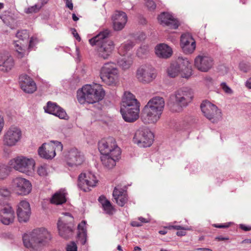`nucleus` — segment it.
<instances>
[{
	"label": "nucleus",
	"instance_id": "19",
	"mask_svg": "<svg viewBox=\"0 0 251 251\" xmlns=\"http://www.w3.org/2000/svg\"><path fill=\"white\" fill-rule=\"evenodd\" d=\"M65 160L68 166L75 167L82 164L84 158L83 155L77 149L73 148L67 152L65 155Z\"/></svg>",
	"mask_w": 251,
	"mask_h": 251
},
{
	"label": "nucleus",
	"instance_id": "56",
	"mask_svg": "<svg viewBox=\"0 0 251 251\" xmlns=\"http://www.w3.org/2000/svg\"><path fill=\"white\" fill-rule=\"evenodd\" d=\"M205 83L206 85H211L213 82V79L210 76H206L204 78Z\"/></svg>",
	"mask_w": 251,
	"mask_h": 251
},
{
	"label": "nucleus",
	"instance_id": "57",
	"mask_svg": "<svg viewBox=\"0 0 251 251\" xmlns=\"http://www.w3.org/2000/svg\"><path fill=\"white\" fill-rule=\"evenodd\" d=\"M4 126V121L3 118L0 116V134L1 133V131L3 129V128Z\"/></svg>",
	"mask_w": 251,
	"mask_h": 251
},
{
	"label": "nucleus",
	"instance_id": "33",
	"mask_svg": "<svg viewBox=\"0 0 251 251\" xmlns=\"http://www.w3.org/2000/svg\"><path fill=\"white\" fill-rule=\"evenodd\" d=\"M58 229L59 235L64 238L68 239L73 236V230L71 226L59 220L58 222Z\"/></svg>",
	"mask_w": 251,
	"mask_h": 251
},
{
	"label": "nucleus",
	"instance_id": "29",
	"mask_svg": "<svg viewBox=\"0 0 251 251\" xmlns=\"http://www.w3.org/2000/svg\"><path fill=\"white\" fill-rule=\"evenodd\" d=\"M113 197L116 202L120 206H124L127 201L126 191L119 186L114 188L113 192Z\"/></svg>",
	"mask_w": 251,
	"mask_h": 251
},
{
	"label": "nucleus",
	"instance_id": "31",
	"mask_svg": "<svg viewBox=\"0 0 251 251\" xmlns=\"http://www.w3.org/2000/svg\"><path fill=\"white\" fill-rule=\"evenodd\" d=\"M121 107H140V105L132 94L129 92H126L123 97Z\"/></svg>",
	"mask_w": 251,
	"mask_h": 251
},
{
	"label": "nucleus",
	"instance_id": "55",
	"mask_svg": "<svg viewBox=\"0 0 251 251\" xmlns=\"http://www.w3.org/2000/svg\"><path fill=\"white\" fill-rule=\"evenodd\" d=\"M138 220L140 221V223H141L142 226L144 224L148 223L151 221V219L150 218H145L142 217H139L138 218Z\"/></svg>",
	"mask_w": 251,
	"mask_h": 251
},
{
	"label": "nucleus",
	"instance_id": "43",
	"mask_svg": "<svg viewBox=\"0 0 251 251\" xmlns=\"http://www.w3.org/2000/svg\"><path fill=\"white\" fill-rule=\"evenodd\" d=\"M149 51V47L146 45H142L137 50V55L139 57H143L146 55Z\"/></svg>",
	"mask_w": 251,
	"mask_h": 251
},
{
	"label": "nucleus",
	"instance_id": "53",
	"mask_svg": "<svg viewBox=\"0 0 251 251\" xmlns=\"http://www.w3.org/2000/svg\"><path fill=\"white\" fill-rule=\"evenodd\" d=\"M239 227L245 231H249L251 230V225L247 226L244 224H240Z\"/></svg>",
	"mask_w": 251,
	"mask_h": 251
},
{
	"label": "nucleus",
	"instance_id": "47",
	"mask_svg": "<svg viewBox=\"0 0 251 251\" xmlns=\"http://www.w3.org/2000/svg\"><path fill=\"white\" fill-rule=\"evenodd\" d=\"M66 251H77V246L76 244L74 242H71L67 244L66 247Z\"/></svg>",
	"mask_w": 251,
	"mask_h": 251
},
{
	"label": "nucleus",
	"instance_id": "23",
	"mask_svg": "<svg viewBox=\"0 0 251 251\" xmlns=\"http://www.w3.org/2000/svg\"><path fill=\"white\" fill-rule=\"evenodd\" d=\"M19 83L21 89L26 93H33L37 89L34 80L26 75L23 74L19 76Z\"/></svg>",
	"mask_w": 251,
	"mask_h": 251
},
{
	"label": "nucleus",
	"instance_id": "22",
	"mask_svg": "<svg viewBox=\"0 0 251 251\" xmlns=\"http://www.w3.org/2000/svg\"><path fill=\"white\" fill-rule=\"evenodd\" d=\"M15 61L13 56L8 52L0 53V71L8 73L14 67Z\"/></svg>",
	"mask_w": 251,
	"mask_h": 251
},
{
	"label": "nucleus",
	"instance_id": "51",
	"mask_svg": "<svg viewBox=\"0 0 251 251\" xmlns=\"http://www.w3.org/2000/svg\"><path fill=\"white\" fill-rule=\"evenodd\" d=\"M233 224V223L229 222L225 224L217 225L214 224L213 226L217 228H227Z\"/></svg>",
	"mask_w": 251,
	"mask_h": 251
},
{
	"label": "nucleus",
	"instance_id": "13",
	"mask_svg": "<svg viewBox=\"0 0 251 251\" xmlns=\"http://www.w3.org/2000/svg\"><path fill=\"white\" fill-rule=\"evenodd\" d=\"M201 107L204 116L211 122L217 123L222 119L221 110L211 102L203 101Z\"/></svg>",
	"mask_w": 251,
	"mask_h": 251
},
{
	"label": "nucleus",
	"instance_id": "5",
	"mask_svg": "<svg viewBox=\"0 0 251 251\" xmlns=\"http://www.w3.org/2000/svg\"><path fill=\"white\" fill-rule=\"evenodd\" d=\"M193 97L192 90L187 87L180 88L172 94L169 99V106L173 112H180Z\"/></svg>",
	"mask_w": 251,
	"mask_h": 251
},
{
	"label": "nucleus",
	"instance_id": "37",
	"mask_svg": "<svg viewBox=\"0 0 251 251\" xmlns=\"http://www.w3.org/2000/svg\"><path fill=\"white\" fill-rule=\"evenodd\" d=\"M98 201L100 204L101 207L104 212L108 214H112L114 210L111 202L105 197L101 196L99 197Z\"/></svg>",
	"mask_w": 251,
	"mask_h": 251
},
{
	"label": "nucleus",
	"instance_id": "32",
	"mask_svg": "<svg viewBox=\"0 0 251 251\" xmlns=\"http://www.w3.org/2000/svg\"><path fill=\"white\" fill-rule=\"evenodd\" d=\"M165 106V101L163 98L155 97L151 99L145 106L163 112Z\"/></svg>",
	"mask_w": 251,
	"mask_h": 251
},
{
	"label": "nucleus",
	"instance_id": "60",
	"mask_svg": "<svg viewBox=\"0 0 251 251\" xmlns=\"http://www.w3.org/2000/svg\"><path fill=\"white\" fill-rule=\"evenodd\" d=\"M0 18L2 19V20L3 21V22L7 24V25H9L10 24V22L9 21V17H0Z\"/></svg>",
	"mask_w": 251,
	"mask_h": 251
},
{
	"label": "nucleus",
	"instance_id": "35",
	"mask_svg": "<svg viewBox=\"0 0 251 251\" xmlns=\"http://www.w3.org/2000/svg\"><path fill=\"white\" fill-rule=\"evenodd\" d=\"M134 46V42L131 40L125 42L118 48L119 54L122 56H132L130 51Z\"/></svg>",
	"mask_w": 251,
	"mask_h": 251
},
{
	"label": "nucleus",
	"instance_id": "7",
	"mask_svg": "<svg viewBox=\"0 0 251 251\" xmlns=\"http://www.w3.org/2000/svg\"><path fill=\"white\" fill-rule=\"evenodd\" d=\"M9 164L15 170L29 175L34 172L35 161L32 157L19 155L10 160Z\"/></svg>",
	"mask_w": 251,
	"mask_h": 251
},
{
	"label": "nucleus",
	"instance_id": "8",
	"mask_svg": "<svg viewBox=\"0 0 251 251\" xmlns=\"http://www.w3.org/2000/svg\"><path fill=\"white\" fill-rule=\"evenodd\" d=\"M100 75L102 81L108 85L115 86L119 82V71L113 63H105L100 69Z\"/></svg>",
	"mask_w": 251,
	"mask_h": 251
},
{
	"label": "nucleus",
	"instance_id": "1",
	"mask_svg": "<svg viewBox=\"0 0 251 251\" xmlns=\"http://www.w3.org/2000/svg\"><path fill=\"white\" fill-rule=\"evenodd\" d=\"M52 237L46 228H37L23 236L24 246L29 251H40L48 246Z\"/></svg>",
	"mask_w": 251,
	"mask_h": 251
},
{
	"label": "nucleus",
	"instance_id": "54",
	"mask_svg": "<svg viewBox=\"0 0 251 251\" xmlns=\"http://www.w3.org/2000/svg\"><path fill=\"white\" fill-rule=\"evenodd\" d=\"M71 31L72 34L73 35L74 37H75V38L77 41H80L81 40V38H80V36H79L78 33L77 32L76 29L75 28H71Z\"/></svg>",
	"mask_w": 251,
	"mask_h": 251
},
{
	"label": "nucleus",
	"instance_id": "20",
	"mask_svg": "<svg viewBox=\"0 0 251 251\" xmlns=\"http://www.w3.org/2000/svg\"><path fill=\"white\" fill-rule=\"evenodd\" d=\"M160 23L174 29H177L180 25V21L170 12H162L158 17Z\"/></svg>",
	"mask_w": 251,
	"mask_h": 251
},
{
	"label": "nucleus",
	"instance_id": "48",
	"mask_svg": "<svg viewBox=\"0 0 251 251\" xmlns=\"http://www.w3.org/2000/svg\"><path fill=\"white\" fill-rule=\"evenodd\" d=\"M221 87L225 93L227 94L231 95L233 93L232 90L225 82L221 83Z\"/></svg>",
	"mask_w": 251,
	"mask_h": 251
},
{
	"label": "nucleus",
	"instance_id": "52",
	"mask_svg": "<svg viewBox=\"0 0 251 251\" xmlns=\"http://www.w3.org/2000/svg\"><path fill=\"white\" fill-rule=\"evenodd\" d=\"M130 225L133 227H140L142 226L141 223H140V221L138 219L132 221L130 222Z\"/></svg>",
	"mask_w": 251,
	"mask_h": 251
},
{
	"label": "nucleus",
	"instance_id": "40",
	"mask_svg": "<svg viewBox=\"0 0 251 251\" xmlns=\"http://www.w3.org/2000/svg\"><path fill=\"white\" fill-rule=\"evenodd\" d=\"M10 194V191L7 187H0V206L4 205L5 199L9 197Z\"/></svg>",
	"mask_w": 251,
	"mask_h": 251
},
{
	"label": "nucleus",
	"instance_id": "10",
	"mask_svg": "<svg viewBox=\"0 0 251 251\" xmlns=\"http://www.w3.org/2000/svg\"><path fill=\"white\" fill-rule=\"evenodd\" d=\"M153 133L146 127H140L134 133L132 142L141 148L150 147L153 141Z\"/></svg>",
	"mask_w": 251,
	"mask_h": 251
},
{
	"label": "nucleus",
	"instance_id": "25",
	"mask_svg": "<svg viewBox=\"0 0 251 251\" xmlns=\"http://www.w3.org/2000/svg\"><path fill=\"white\" fill-rule=\"evenodd\" d=\"M111 19L113 28L116 31H120L123 29L127 21L126 14L121 11H115L112 15Z\"/></svg>",
	"mask_w": 251,
	"mask_h": 251
},
{
	"label": "nucleus",
	"instance_id": "26",
	"mask_svg": "<svg viewBox=\"0 0 251 251\" xmlns=\"http://www.w3.org/2000/svg\"><path fill=\"white\" fill-rule=\"evenodd\" d=\"M139 107H121L120 112L124 120L127 122H133L139 118Z\"/></svg>",
	"mask_w": 251,
	"mask_h": 251
},
{
	"label": "nucleus",
	"instance_id": "16",
	"mask_svg": "<svg viewBox=\"0 0 251 251\" xmlns=\"http://www.w3.org/2000/svg\"><path fill=\"white\" fill-rule=\"evenodd\" d=\"M136 77L143 84L149 83L156 77L155 71L150 66H142L136 71Z\"/></svg>",
	"mask_w": 251,
	"mask_h": 251
},
{
	"label": "nucleus",
	"instance_id": "9",
	"mask_svg": "<svg viewBox=\"0 0 251 251\" xmlns=\"http://www.w3.org/2000/svg\"><path fill=\"white\" fill-rule=\"evenodd\" d=\"M63 150V145L61 142L57 141H51L49 143H45L38 150L39 156L42 158L50 160L53 158L56 152H61Z\"/></svg>",
	"mask_w": 251,
	"mask_h": 251
},
{
	"label": "nucleus",
	"instance_id": "49",
	"mask_svg": "<svg viewBox=\"0 0 251 251\" xmlns=\"http://www.w3.org/2000/svg\"><path fill=\"white\" fill-rule=\"evenodd\" d=\"M192 230V227L191 226H186L182 227V228L180 229L176 232V235L178 236H184L186 234V230Z\"/></svg>",
	"mask_w": 251,
	"mask_h": 251
},
{
	"label": "nucleus",
	"instance_id": "21",
	"mask_svg": "<svg viewBox=\"0 0 251 251\" xmlns=\"http://www.w3.org/2000/svg\"><path fill=\"white\" fill-rule=\"evenodd\" d=\"M162 114V112L145 106L141 118L144 123L155 124L159 120Z\"/></svg>",
	"mask_w": 251,
	"mask_h": 251
},
{
	"label": "nucleus",
	"instance_id": "61",
	"mask_svg": "<svg viewBox=\"0 0 251 251\" xmlns=\"http://www.w3.org/2000/svg\"><path fill=\"white\" fill-rule=\"evenodd\" d=\"M168 40L170 41L171 42L175 43L176 42V38L175 37H173L172 36H169L168 37Z\"/></svg>",
	"mask_w": 251,
	"mask_h": 251
},
{
	"label": "nucleus",
	"instance_id": "11",
	"mask_svg": "<svg viewBox=\"0 0 251 251\" xmlns=\"http://www.w3.org/2000/svg\"><path fill=\"white\" fill-rule=\"evenodd\" d=\"M22 138L21 129L15 126H10L4 132L2 136V144L6 147L16 146Z\"/></svg>",
	"mask_w": 251,
	"mask_h": 251
},
{
	"label": "nucleus",
	"instance_id": "46",
	"mask_svg": "<svg viewBox=\"0 0 251 251\" xmlns=\"http://www.w3.org/2000/svg\"><path fill=\"white\" fill-rule=\"evenodd\" d=\"M38 41L36 37H31L28 43V48L30 51L33 50L36 45L38 43Z\"/></svg>",
	"mask_w": 251,
	"mask_h": 251
},
{
	"label": "nucleus",
	"instance_id": "45",
	"mask_svg": "<svg viewBox=\"0 0 251 251\" xmlns=\"http://www.w3.org/2000/svg\"><path fill=\"white\" fill-rule=\"evenodd\" d=\"M8 176L7 167L3 165H0V180H3Z\"/></svg>",
	"mask_w": 251,
	"mask_h": 251
},
{
	"label": "nucleus",
	"instance_id": "6",
	"mask_svg": "<svg viewBox=\"0 0 251 251\" xmlns=\"http://www.w3.org/2000/svg\"><path fill=\"white\" fill-rule=\"evenodd\" d=\"M167 73L171 77H175L180 75L182 77L188 78L192 73L191 63L187 58L179 57L170 64Z\"/></svg>",
	"mask_w": 251,
	"mask_h": 251
},
{
	"label": "nucleus",
	"instance_id": "30",
	"mask_svg": "<svg viewBox=\"0 0 251 251\" xmlns=\"http://www.w3.org/2000/svg\"><path fill=\"white\" fill-rule=\"evenodd\" d=\"M13 48L16 56L19 58H22L27 56L30 52L27 46L20 41H13Z\"/></svg>",
	"mask_w": 251,
	"mask_h": 251
},
{
	"label": "nucleus",
	"instance_id": "64",
	"mask_svg": "<svg viewBox=\"0 0 251 251\" xmlns=\"http://www.w3.org/2000/svg\"><path fill=\"white\" fill-rule=\"evenodd\" d=\"M197 250H201V251H213L211 249H208V248H205V249L198 248Z\"/></svg>",
	"mask_w": 251,
	"mask_h": 251
},
{
	"label": "nucleus",
	"instance_id": "14",
	"mask_svg": "<svg viewBox=\"0 0 251 251\" xmlns=\"http://www.w3.org/2000/svg\"><path fill=\"white\" fill-rule=\"evenodd\" d=\"M214 65L213 58L206 53H200L194 59L195 67L202 73L209 72L213 67Z\"/></svg>",
	"mask_w": 251,
	"mask_h": 251
},
{
	"label": "nucleus",
	"instance_id": "3",
	"mask_svg": "<svg viewBox=\"0 0 251 251\" xmlns=\"http://www.w3.org/2000/svg\"><path fill=\"white\" fill-rule=\"evenodd\" d=\"M110 33L109 30L104 29L89 40L91 46H96V55L104 59L110 57L115 47L113 41L109 38Z\"/></svg>",
	"mask_w": 251,
	"mask_h": 251
},
{
	"label": "nucleus",
	"instance_id": "24",
	"mask_svg": "<svg viewBox=\"0 0 251 251\" xmlns=\"http://www.w3.org/2000/svg\"><path fill=\"white\" fill-rule=\"evenodd\" d=\"M45 112L53 115L61 119L68 120L69 116L66 111L56 103L48 101L44 107Z\"/></svg>",
	"mask_w": 251,
	"mask_h": 251
},
{
	"label": "nucleus",
	"instance_id": "18",
	"mask_svg": "<svg viewBox=\"0 0 251 251\" xmlns=\"http://www.w3.org/2000/svg\"><path fill=\"white\" fill-rule=\"evenodd\" d=\"M180 46L185 54H192L196 48V41L188 33H183L180 37Z\"/></svg>",
	"mask_w": 251,
	"mask_h": 251
},
{
	"label": "nucleus",
	"instance_id": "12",
	"mask_svg": "<svg viewBox=\"0 0 251 251\" xmlns=\"http://www.w3.org/2000/svg\"><path fill=\"white\" fill-rule=\"evenodd\" d=\"M11 188L18 196H25L29 194L32 190V184L29 180L22 177H16L11 181Z\"/></svg>",
	"mask_w": 251,
	"mask_h": 251
},
{
	"label": "nucleus",
	"instance_id": "15",
	"mask_svg": "<svg viewBox=\"0 0 251 251\" xmlns=\"http://www.w3.org/2000/svg\"><path fill=\"white\" fill-rule=\"evenodd\" d=\"M98 182L96 176L91 172H83L78 177V186L84 192H88L90 188L95 187Z\"/></svg>",
	"mask_w": 251,
	"mask_h": 251
},
{
	"label": "nucleus",
	"instance_id": "38",
	"mask_svg": "<svg viewBox=\"0 0 251 251\" xmlns=\"http://www.w3.org/2000/svg\"><path fill=\"white\" fill-rule=\"evenodd\" d=\"M48 1L49 0H38V2L35 5L25 8L24 12L26 14L36 13L41 10Z\"/></svg>",
	"mask_w": 251,
	"mask_h": 251
},
{
	"label": "nucleus",
	"instance_id": "63",
	"mask_svg": "<svg viewBox=\"0 0 251 251\" xmlns=\"http://www.w3.org/2000/svg\"><path fill=\"white\" fill-rule=\"evenodd\" d=\"M146 37V35L144 33H141L139 36V39L140 40H144L145 39Z\"/></svg>",
	"mask_w": 251,
	"mask_h": 251
},
{
	"label": "nucleus",
	"instance_id": "59",
	"mask_svg": "<svg viewBox=\"0 0 251 251\" xmlns=\"http://www.w3.org/2000/svg\"><path fill=\"white\" fill-rule=\"evenodd\" d=\"M182 226H168L166 227L167 228H169V229H171L172 228L176 229V230H180V229L182 228Z\"/></svg>",
	"mask_w": 251,
	"mask_h": 251
},
{
	"label": "nucleus",
	"instance_id": "36",
	"mask_svg": "<svg viewBox=\"0 0 251 251\" xmlns=\"http://www.w3.org/2000/svg\"><path fill=\"white\" fill-rule=\"evenodd\" d=\"M77 237L81 244L84 245L87 241L86 223L82 221L77 226Z\"/></svg>",
	"mask_w": 251,
	"mask_h": 251
},
{
	"label": "nucleus",
	"instance_id": "34",
	"mask_svg": "<svg viewBox=\"0 0 251 251\" xmlns=\"http://www.w3.org/2000/svg\"><path fill=\"white\" fill-rule=\"evenodd\" d=\"M67 192L65 189H61L55 192L50 199L51 203L60 205L65 203L66 201Z\"/></svg>",
	"mask_w": 251,
	"mask_h": 251
},
{
	"label": "nucleus",
	"instance_id": "17",
	"mask_svg": "<svg viewBox=\"0 0 251 251\" xmlns=\"http://www.w3.org/2000/svg\"><path fill=\"white\" fill-rule=\"evenodd\" d=\"M16 214L20 223H26L29 221L31 210L29 202L26 200H22L16 206Z\"/></svg>",
	"mask_w": 251,
	"mask_h": 251
},
{
	"label": "nucleus",
	"instance_id": "42",
	"mask_svg": "<svg viewBox=\"0 0 251 251\" xmlns=\"http://www.w3.org/2000/svg\"><path fill=\"white\" fill-rule=\"evenodd\" d=\"M159 2V0H146L145 4L148 9L150 11H154L156 5Z\"/></svg>",
	"mask_w": 251,
	"mask_h": 251
},
{
	"label": "nucleus",
	"instance_id": "50",
	"mask_svg": "<svg viewBox=\"0 0 251 251\" xmlns=\"http://www.w3.org/2000/svg\"><path fill=\"white\" fill-rule=\"evenodd\" d=\"M239 67L240 70L243 72H247L250 70V66L248 65V64L241 62L240 63Z\"/></svg>",
	"mask_w": 251,
	"mask_h": 251
},
{
	"label": "nucleus",
	"instance_id": "58",
	"mask_svg": "<svg viewBox=\"0 0 251 251\" xmlns=\"http://www.w3.org/2000/svg\"><path fill=\"white\" fill-rule=\"evenodd\" d=\"M66 2V5L70 9L72 10L73 9V4L71 0H66L65 1Z\"/></svg>",
	"mask_w": 251,
	"mask_h": 251
},
{
	"label": "nucleus",
	"instance_id": "28",
	"mask_svg": "<svg viewBox=\"0 0 251 251\" xmlns=\"http://www.w3.org/2000/svg\"><path fill=\"white\" fill-rule=\"evenodd\" d=\"M157 57L163 59H168L173 54V50L171 47L164 43L157 45L154 49Z\"/></svg>",
	"mask_w": 251,
	"mask_h": 251
},
{
	"label": "nucleus",
	"instance_id": "2",
	"mask_svg": "<svg viewBox=\"0 0 251 251\" xmlns=\"http://www.w3.org/2000/svg\"><path fill=\"white\" fill-rule=\"evenodd\" d=\"M98 149L101 153L100 159L103 165L109 169L114 167L121 155L120 149L115 140L113 138L102 139L99 142Z\"/></svg>",
	"mask_w": 251,
	"mask_h": 251
},
{
	"label": "nucleus",
	"instance_id": "41",
	"mask_svg": "<svg viewBox=\"0 0 251 251\" xmlns=\"http://www.w3.org/2000/svg\"><path fill=\"white\" fill-rule=\"evenodd\" d=\"M16 37L19 40V41L20 42H27L29 39L30 33L27 30H19L17 32Z\"/></svg>",
	"mask_w": 251,
	"mask_h": 251
},
{
	"label": "nucleus",
	"instance_id": "44",
	"mask_svg": "<svg viewBox=\"0 0 251 251\" xmlns=\"http://www.w3.org/2000/svg\"><path fill=\"white\" fill-rule=\"evenodd\" d=\"M38 174L41 176H45L48 174V167L47 165H42L37 169Z\"/></svg>",
	"mask_w": 251,
	"mask_h": 251
},
{
	"label": "nucleus",
	"instance_id": "62",
	"mask_svg": "<svg viewBox=\"0 0 251 251\" xmlns=\"http://www.w3.org/2000/svg\"><path fill=\"white\" fill-rule=\"evenodd\" d=\"M245 85L247 88L251 89V78H249L246 81Z\"/></svg>",
	"mask_w": 251,
	"mask_h": 251
},
{
	"label": "nucleus",
	"instance_id": "39",
	"mask_svg": "<svg viewBox=\"0 0 251 251\" xmlns=\"http://www.w3.org/2000/svg\"><path fill=\"white\" fill-rule=\"evenodd\" d=\"M133 63V58L132 56H123L117 61V64L119 67L123 70H126L130 68Z\"/></svg>",
	"mask_w": 251,
	"mask_h": 251
},
{
	"label": "nucleus",
	"instance_id": "4",
	"mask_svg": "<svg viewBox=\"0 0 251 251\" xmlns=\"http://www.w3.org/2000/svg\"><path fill=\"white\" fill-rule=\"evenodd\" d=\"M104 91L102 86L98 84H87L77 92V99L79 102H85L93 103L101 100L104 96Z\"/></svg>",
	"mask_w": 251,
	"mask_h": 251
},
{
	"label": "nucleus",
	"instance_id": "27",
	"mask_svg": "<svg viewBox=\"0 0 251 251\" xmlns=\"http://www.w3.org/2000/svg\"><path fill=\"white\" fill-rule=\"evenodd\" d=\"M15 212L9 204L6 205L0 210V222L5 225H8L14 222Z\"/></svg>",
	"mask_w": 251,
	"mask_h": 251
}]
</instances>
